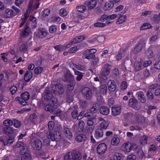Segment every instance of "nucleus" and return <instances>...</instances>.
Listing matches in <instances>:
<instances>
[{
    "instance_id": "obj_1",
    "label": "nucleus",
    "mask_w": 160,
    "mask_h": 160,
    "mask_svg": "<svg viewBox=\"0 0 160 160\" xmlns=\"http://www.w3.org/2000/svg\"><path fill=\"white\" fill-rule=\"evenodd\" d=\"M39 3L35 2L34 1H31L29 3L28 8L27 10V13H25L22 16L21 19L22 20H25L27 21L29 20V22L27 24H31L32 28H35L37 27V22L36 18L32 16H28L27 13L30 12L35 9H37L39 5Z\"/></svg>"
},
{
    "instance_id": "obj_2",
    "label": "nucleus",
    "mask_w": 160,
    "mask_h": 160,
    "mask_svg": "<svg viewBox=\"0 0 160 160\" xmlns=\"http://www.w3.org/2000/svg\"><path fill=\"white\" fill-rule=\"evenodd\" d=\"M138 147L134 143H131L128 142L124 143L121 147V150L124 152H129L132 150H137L138 154L140 156L143 155V151L140 148L138 149Z\"/></svg>"
},
{
    "instance_id": "obj_3",
    "label": "nucleus",
    "mask_w": 160,
    "mask_h": 160,
    "mask_svg": "<svg viewBox=\"0 0 160 160\" xmlns=\"http://www.w3.org/2000/svg\"><path fill=\"white\" fill-rule=\"evenodd\" d=\"M52 141H60L61 138V134L58 131L55 132L54 133H50L48 136V138L43 140V142L44 144L47 146L49 145L50 139Z\"/></svg>"
},
{
    "instance_id": "obj_4",
    "label": "nucleus",
    "mask_w": 160,
    "mask_h": 160,
    "mask_svg": "<svg viewBox=\"0 0 160 160\" xmlns=\"http://www.w3.org/2000/svg\"><path fill=\"white\" fill-rule=\"evenodd\" d=\"M97 51V50L95 49L86 50L84 52L83 57L88 59L94 58L95 57V53Z\"/></svg>"
},
{
    "instance_id": "obj_5",
    "label": "nucleus",
    "mask_w": 160,
    "mask_h": 160,
    "mask_svg": "<svg viewBox=\"0 0 160 160\" xmlns=\"http://www.w3.org/2000/svg\"><path fill=\"white\" fill-rule=\"evenodd\" d=\"M22 98H19V103L23 105H26V101L29 100L30 98V95L29 93L27 92L22 94L21 95Z\"/></svg>"
},
{
    "instance_id": "obj_6",
    "label": "nucleus",
    "mask_w": 160,
    "mask_h": 160,
    "mask_svg": "<svg viewBox=\"0 0 160 160\" xmlns=\"http://www.w3.org/2000/svg\"><path fill=\"white\" fill-rule=\"evenodd\" d=\"M15 148H20V153L23 154L26 153L28 151V148L26 145L22 142H18L14 146Z\"/></svg>"
},
{
    "instance_id": "obj_7",
    "label": "nucleus",
    "mask_w": 160,
    "mask_h": 160,
    "mask_svg": "<svg viewBox=\"0 0 160 160\" xmlns=\"http://www.w3.org/2000/svg\"><path fill=\"white\" fill-rule=\"evenodd\" d=\"M86 39V37L84 35H81L77 36L74 38L71 39L69 43L70 45V46L72 44L78 43H79L83 41Z\"/></svg>"
},
{
    "instance_id": "obj_8",
    "label": "nucleus",
    "mask_w": 160,
    "mask_h": 160,
    "mask_svg": "<svg viewBox=\"0 0 160 160\" xmlns=\"http://www.w3.org/2000/svg\"><path fill=\"white\" fill-rule=\"evenodd\" d=\"M107 146L104 143L100 144L97 147V152L98 154L102 155L104 154L107 151Z\"/></svg>"
},
{
    "instance_id": "obj_9",
    "label": "nucleus",
    "mask_w": 160,
    "mask_h": 160,
    "mask_svg": "<svg viewBox=\"0 0 160 160\" xmlns=\"http://www.w3.org/2000/svg\"><path fill=\"white\" fill-rule=\"evenodd\" d=\"M82 93L84 97H86L88 99H90L92 96V91L91 89L88 88L86 87L82 90Z\"/></svg>"
},
{
    "instance_id": "obj_10",
    "label": "nucleus",
    "mask_w": 160,
    "mask_h": 160,
    "mask_svg": "<svg viewBox=\"0 0 160 160\" xmlns=\"http://www.w3.org/2000/svg\"><path fill=\"white\" fill-rule=\"evenodd\" d=\"M47 31L44 28H41L37 30L34 33V35L37 37L43 38L47 35Z\"/></svg>"
},
{
    "instance_id": "obj_11",
    "label": "nucleus",
    "mask_w": 160,
    "mask_h": 160,
    "mask_svg": "<svg viewBox=\"0 0 160 160\" xmlns=\"http://www.w3.org/2000/svg\"><path fill=\"white\" fill-rule=\"evenodd\" d=\"M32 148L36 150H40L42 146V143L41 141L39 139H37L34 141L31 144Z\"/></svg>"
},
{
    "instance_id": "obj_12",
    "label": "nucleus",
    "mask_w": 160,
    "mask_h": 160,
    "mask_svg": "<svg viewBox=\"0 0 160 160\" xmlns=\"http://www.w3.org/2000/svg\"><path fill=\"white\" fill-rule=\"evenodd\" d=\"M98 119L100 122L99 125L100 128L104 129H107L109 125L108 122L101 117H99Z\"/></svg>"
},
{
    "instance_id": "obj_13",
    "label": "nucleus",
    "mask_w": 160,
    "mask_h": 160,
    "mask_svg": "<svg viewBox=\"0 0 160 160\" xmlns=\"http://www.w3.org/2000/svg\"><path fill=\"white\" fill-rule=\"evenodd\" d=\"M85 5L87 7L88 10H92L96 6L97 2L96 0H91L87 1L85 3Z\"/></svg>"
},
{
    "instance_id": "obj_14",
    "label": "nucleus",
    "mask_w": 160,
    "mask_h": 160,
    "mask_svg": "<svg viewBox=\"0 0 160 160\" xmlns=\"http://www.w3.org/2000/svg\"><path fill=\"white\" fill-rule=\"evenodd\" d=\"M64 91V89L62 85L61 84L56 85L53 90V92L56 94H62Z\"/></svg>"
},
{
    "instance_id": "obj_15",
    "label": "nucleus",
    "mask_w": 160,
    "mask_h": 160,
    "mask_svg": "<svg viewBox=\"0 0 160 160\" xmlns=\"http://www.w3.org/2000/svg\"><path fill=\"white\" fill-rule=\"evenodd\" d=\"M70 47V45L68 42H67L63 45H59L55 46L54 47V48L57 51H61L62 50H65L67 48Z\"/></svg>"
},
{
    "instance_id": "obj_16",
    "label": "nucleus",
    "mask_w": 160,
    "mask_h": 160,
    "mask_svg": "<svg viewBox=\"0 0 160 160\" xmlns=\"http://www.w3.org/2000/svg\"><path fill=\"white\" fill-rule=\"evenodd\" d=\"M114 5V2L112 1H108L105 3L103 8L105 11L109 10L112 8Z\"/></svg>"
},
{
    "instance_id": "obj_17",
    "label": "nucleus",
    "mask_w": 160,
    "mask_h": 160,
    "mask_svg": "<svg viewBox=\"0 0 160 160\" xmlns=\"http://www.w3.org/2000/svg\"><path fill=\"white\" fill-rule=\"evenodd\" d=\"M108 86L109 91L114 92L116 90L117 87L115 82L114 81L109 80L108 83Z\"/></svg>"
},
{
    "instance_id": "obj_18",
    "label": "nucleus",
    "mask_w": 160,
    "mask_h": 160,
    "mask_svg": "<svg viewBox=\"0 0 160 160\" xmlns=\"http://www.w3.org/2000/svg\"><path fill=\"white\" fill-rule=\"evenodd\" d=\"M52 94L48 88L46 89L44 92L43 98L46 101H48L52 98Z\"/></svg>"
},
{
    "instance_id": "obj_19",
    "label": "nucleus",
    "mask_w": 160,
    "mask_h": 160,
    "mask_svg": "<svg viewBox=\"0 0 160 160\" xmlns=\"http://www.w3.org/2000/svg\"><path fill=\"white\" fill-rule=\"evenodd\" d=\"M143 63V61L141 60L140 61H136L134 63V67L135 69L138 71L143 68L142 64Z\"/></svg>"
},
{
    "instance_id": "obj_20",
    "label": "nucleus",
    "mask_w": 160,
    "mask_h": 160,
    "mask_svg": "<svg viewBox=\"0 0 160 160\" xmlns=\"http://www.w3.org/2000/svg\"><path fill=\"white\" fill-rule=\"evenodd\" d=\"M4 133L7 134H10L13 133L14 135L15 136L17 133H15L16 130H13V129L10 127H5L3 129Z\"/></svg>"
},
{
    "instance_id": "obj_21",
    "label": "nucleus",
    "mask_w": 160,
    "mask_h": 160,
    "mask_svg": "<svg viewBox=\"0 0 160 160\" xmlns=\"http://www.w3.org/2000/svg\"><path fill=\"white\" fill-rule=\"evenodd\" d=\"M4 15L6 18H11L15 16V13L13 10L7 8L5 11Z\"/></svg>"
},
{
    "instance_id": "obj_22",
    "label": "nucleus",
    "mask_w": 160,
    "mask_h": 160,
    "mask_svg": "<svg viewBox=\"0 0 160 160\" xmlns=\"http://www.w3.org/2000/svg\"><path fill=\"white\" fill-rule=\"evenodd\" d=\"M64 135L68 139H71L72 138V134L69 128L67 127H64Z\"/></svg>"
},
{
    "instance_id": "obj_23",
    "label": "nucleus",
    "mask_w": 160,
    "mask_h": 160,
    "mask_svg": "<svg viewBox=\"0 0 160 160\" xmlns=\"http://www.w3.org/2000/svg\"><path fill=\"white\" fill-rule=\"evenodd\" d=\"M148 139V137L147 136H141L139 139V142L142 145L145 146L147 144Z\"/></svg>"
},
{
    "instance_id": "obj_24",
    "label": "nucleus",
    "mask_w": 160,
    "mask_h": 160,
    "mask_svg": "<svg viewBox=\"0 0 160 160\" xmlns=\"http://www.w3.org/2000/svg\"><path fill=\"white\" fill-rule=\"evenodd\" d=\"M109 112V109L108 107L105 106L101 107L100 109V113L104 115H108Z\"/></svg>"
},
{
    "instance_id": "obj_25",
    "label": "nucleus",
    "mask_w": 160,
    "mask_h": 160,
    "mask_svg": "<svg viewBox=\"0 0 160 160\" xmlns=\"http://www.w3.org/2000/svg\"><path fill=\"white\" fill-rule=\"evenodd\" d=\"M121 108L119 107H113L112 108V113L113 116L119 115L121 112Z\"/></svg>"
},
{
    "instance_id": "obj_26",
    "label": "nucleus",
    "mask_w": 160,
    "mask_h": 160,
    "mask_svg": "<svg viewBox=\"0 0 160 160\" xmlns=\"http://www.w3.org/2000/svg\"><path fill=\"white\" fill-rule=\"evenodd\" d=\"M107 87L106 84H101L99 87V92L103 95L105 94L107 92Z\"/></svg>"
},
{
    "instance_id": "obj_27",
    "label": "nucleus",
    "mask_w": 160,
    "mask_h": 160,
    "mask_svg": "<svg viewBox=\"0 0 160 160\" xmlns=\"http://www.w3.org/2000/svg\"><path fill=\"white\" fill-rule=\"evenodd\" d=\"M32 72L31 71H27L24 77V79L26 82H29L32 78Z\"/></svg>"
},
{
    "instance_id": "obj_28",
    "label": "nucleus",
    "mask_w": 160,
    "mask_h": 160,
    "mask_svg": "<svg viewBox=\"0 0 160 160\" xmlns=\"http://www.w3.org/2000/svg\"><path fill=\"white\" fill-rule=\"evenodd\" d=\"M30 33V28L28 27H26L25 30L21 34V36L24 38L27 37Z\"/></svg>"
},
{
    "instance_id": "obj_29",
    "label": "nucleus",
    "mask_w": 160,
    "mask_h": 160,
    "mask_svg": "<svg viewBox=\"0 0 160 160\" xmlns=\"http://www.w3.org/2000/svg\"><path fill=\"white\" fill-rule=\"evenodd\" d=\"M138 96V99L142 103H144L146 102V99L143 93L142 92H138L137 93Z\"/></svg>"
},
{
    "instance_id": "obj_30",
    "label": "nucleus",
    "mask_w": 160,
    "mask_h": 160,
    "mask_svg": "<svg viewBox=\"0 0 160 160\" xmlns=\"http://www.w3.org/2000/svg\"><path fill=\"white\" fill-rule=\"evenodd\" d=\"M127 16L126 15H120L118 17L116 23L117 24H119L124 23L127 19Z\"/></svg>"
},
{
    "instance_id": "obj_31",
    "label": "nucleus",
    "mask_w": 160,
    "mask_h": 160,
    "mask_svg": "<svg viewBox=\"0 0 160 160\" xmlns=\"http://www.w3.org/2000/svg\"><path fill=\"white\" fill-rule=\"evenodd\" d=\"M14 139L11 137H8V138L3 139L2 141L3 142V144L6 146L8 144H11L13 142Z\"/></svg>"
},
{
    "instance_id": "obj_32",
    "label": "nucleus",
    "mask_w": 160,
    "mask_h": 160,
    "mask_svg": "<svg viewBox=\"0 0 160 160\" xmlns=\"http://www.w3.org/2000/svg\"><path fill=\"white\" fill-rule=\"evenodd\" d=\"M123 158V154L118 152L115 153L113 157V160H122Z\"/></svg>"
},
{
    "instance_id": "obj_33",
    "label": "nucleus",
    "mask_w": 160,
    "mask_h": 160,
    "mask_svg": "<svg viewBox=\"0 0 160 160\" xmlns=\"http://www.w3.org/2000/svg\"><path fill=\"white\" fill-rule=\"evenodd\" d=\"M81 48V46L79 45H77L75 46L70 48L68 50V52L69 53H74L79 50Z\"/></svg>"
},
{
    "instance_id": "obj_34",
    "label": "nucleus",
    "mask_w": 160,
    "mask_h": 160,
    "mask_svg": "<svg viewBox=\"0 0 160 160\" xmlns=\"http://www.w3.org/2000/svg\"><path fill=\"white\" fill-rule=\"evenodd\" d=\"M110 65L107 64L105 65L103 70L102 72V74L104 75L107 76L108 75L110 72Z\"/></svg>"
},
{
    "instance_id": "obj_35",
    "label": "nucleus",
    "mask_w": 160,
    "mask_h": 160,
    "mask_svg": "<svg viewBox=\"0 0 160 160\" xmlns=\"http://www.w3.org/2000/svg\"><path fill=\"white\" fill-rule=\"evenodd\" d=\"M145 45V43L144 42L139 44L134 48V52L135 53H137L140 52L144 47Z\"/></svg>"
},
{
    "instance_id": "obj_36",
    "label": "nucleus",
    "mask_w": 160,
    "mask_h": 160,
    "mask_svg": "<svg viewBox=\"0 0 160 160\" xmlns=\"http://www.w3.org/2000/svg\"><path fill=\"white\" fill-rule=\"evenodd\" d=\"M72 160H80L82 155L79 152H77L75 153H72Z\"/></svg>"
},
{
    "instance_id": "obj_37",
    "label": "nucleus",
    "mask_w": 160,
    "mask_h": 160,
    "mask_svg": "<svg viewBox=\"0 0 160 160\" xmlns=\"http://www.w3.org/2000/svg\"><path fill=\"white\" fill-rule=\"evenodd\" d=\"M74 74L75 75H77L76 78V79L78 81H80L82 78L84 73L80 72L74 70Z\"/></svg>"
},
{
    "instance_id": "obj_38",
    "label": "nucleus",
    "mask_w": 160,
    "mask_h": 160,
    "mask_svg": "<svg viewBox=\"0 0 160 160\" xmlns=\"http://www.w3.org/2000/svg\"><path fill=\"white\" fill-rule=\"evenodd\" d=\"M86 138V136L83 134H80L77 136L76 138V140L79 142H81L84 140Z\"/></svg>"
},
{
    "instance_id": "obj_39",
    "label": "nucleus",
    "mask_w": 160,
    "mask_h": 160,
    "mask_svg": "<svg viewBox=\"0 0 160 160\" xmlns=\"http://www.w3.org/2000/svg\"><path fill=\"white\" fill-rule=\"evenodd\" d=\"M72 68L74 71L75 70V69H77L83 71L85 69V67L83 66H82L80 64H73V65Z\"/></svg>"
},
{
    "instance_id": "obj_40",
    "label": "nucleus",
    "mask_w": 160,
    "mask_h": 160,
    "mask_svg": "<svg viewBox=\"0 0 160 160\" xmlns=\"http://www.w3.org/2000/svg\"><path fill=\"white\" fill-rule=\"evenodd\" d=\"M76 9L78 12L81 13H83L86 11L87 8L85 6L80 5L77 7Z\"/></svg>"
},
{
    "instance_id": "obj_41",
    "label": "nucleus",
    "mask_w": 160,
    "mask_h": 160,
    "mask_svg": "<svg viewBox=\"0 0 160 160\" xmlns=\"http://www.w3.org/2000/svg\"><path fill=\"white\" fill-rule=\"evenodd\" d=\"M120 142L119 138L118 137H113L111 140V143L112 145L116 146L118 145Z\"/></svg>"
},
{
    "instance_id": "obj_42",
    "label": "nucleus",
    "mask_w": 160,
    "mask_h": 160,
    "mask_svg": "<svg viewBox=\"0 0 160 160\" xmlns=\"http://www.w3.org/2000/svg\"><path fill=\"white\" fill-rule=\"evenodd\" d=\"M103 134V131L102 129L100 128L97 129L95 132L96 136L98 138L102 137Z\"/></svg>"
},
{
    "instance_id": "obj_43",
    "label": "nucleus",
    "mask_w": 160,
    "mask_h": 160,
    "mask_svg": "<svg viewBox=\"0 0 160 160\" xmlns=\"http://www.w3.org/2000/svg\"><path fill=\"white\" fill-rule=\"evenodd\" d=\"M68 14V12L65 8H62L59 10V15L62 17H66Z\"/></svg>"
},
{
    "instance_id": "obj_44",
    "label": "nucleus",
    "mask_w": 160,
    "mask_h": 160,
    "mask_svg": "<svg viewBox=\"0 0 160 160\" xmlns=\"http://www.w3.org/2000/svg\"><path fill=\"white\" fill-rule=\"evenodd\" d=\"M3 123L5 126L8 127L11 126L13 124V122L12 120L8 119L5 120Z\"/></svg>"
},
{
    "instance_id": "obj_45",
    "label": "nucleus",
    "mask_w": 160,
    "mask_h": 160,
    "mask_svg": "<svg viewBox=\"0 0 160 160\" xmlns=\"http://www.w3.org/2000/svg\"><path fill=\"white\" fill-rule=\"evenodd\" d=\"M75 83L74 81H72L69 82L67 86L68 89L69 91L72 90L74 87Z\"/></svg>"
},
{
    "instance_id": "obj_46",
    "label": "nucleus",
    "mask_w": 160,
    "mask_h": 160,
    "mask_svg": "<svg viewBox=\"0 0 160 160\" xmlns=\"http://www.w3.org/2000/svg\"><path fill=\"white\" fill-rule=\"evenodd\" d=\"M146 96L148 99L149 101L152 100L153 99L154 97L152 92L150 91H148L147 92Z\"/></svg>"
},
{
    "instance_id": "obj_47",
    "label": "nucleus",
    "mask_w": 160,
    "mask_h": 160,
    "mask_svg": "<svg viewBox=\"0 0 160 160\" xmlns=\"http://www.w3.org/2000/svg\"><path fill=\"white\" fill-rule=\"evenodd\" d=\"M84 123L82 120H80L78 125V129L79 131H82L84 128Z\"/></svg>"
},
{
    "instance_id": "obj_48",
    "label": "nucleus",
    "mask_w": 160,
    "mask_h": 160,
    "mask_svg": "<svg viewBox=\"0 0 160 160\" xmlns=\"http://www.w3.org/2000/svg\"><path fill=\"white\" fill-rule=\"evenodd\" d=\"M56 108V107L52 108V106L50 105H46L45 107V110L46 111H49L51 112H52L55 111V109Z\"/></svg>"
},
{
    "instance_id": "obj_49",
    "label": "nucleus",
    "mask_w": 160,
    "mask_h": 160,
    "mask_svg": "<svg viewBox=\"0 0 160 160\" xmlns=\"http://www.w3.org/2000/svg\"><path fill=\"white\" fill-rule=\"evenodd\" d=\"M27 46L24 44H21L19 47V50L22 52H25L27 51Z\"/></svg>"
},
{
    "instance_id": "obj_50",
    "label": "nucleus",
    "mask_w": 160,
    "mask_h": 160,
    "mask_svg": "<svg viewBox=\"0 0 160 160\" xmlns=\"http://www.w3.org/2000/svg\"><path fill=\"white\" fill-rule=\"evenodd\" d=\"M95 120L96 117L95 116H93V117L89 119L87 121V125L89 126L92 125Z\"/></svg>"
},
{
    "instance_id": "obj_51",
    "label": "nucleus",
    "mask_w": 160,
    "mask_h": 160,
    "mask_svg": "<svg viewBox=\"0 0 160 160\" xmlns=\"http://www.w3.org/2000/svg\"><path fill=\"white\" fill-rule=\"evenodd\" d=\"M137 103V101L135 99H131L129 100V105L130 106L135 107Z\"/></svg>"
},
{
    "instance_id": "obj_52",
    "label": "nucleus",
    "mask_w": 160,
    "mask_h": 160,
    "mask_svg": "<svg viewBox=\"0 0 160 160\" xmlns=\"http://www.w3.org/2000/svg\"><path fill=\"white\" fill-rule=\"evenodd\" d=\"M57 27L55 25H52L49 27V31L52 34L55 33L57 31Z\"/></svg>"
},
{
    "instance_id": "obj_53",
    "label": "nucleus",
    "mask_w": 160,
    "mask_h": 160,
    "mask_svg": "<svg viewBox=\"0 0 160 160\" xmlns=\"http://www.w3.org/2000/svg\"><path fill=\"white\" fill-rule=\"evenodd\" d=\"M95 27L103 28L106 26V24L102 22H98L95 23L93 25Z\"/></svg>"
},
{
    "instance_id": "obj_54",
    "label": "nucleus",
    "mask_w": 160,
    "mask_h": 160,
    "mask_svg": "<svg viewBox=\"0 0 160 160\" xmlns=\"http://www.w3.org/2000/svg\"><path fill=\"white\" fill-rule=\"evenodd\" d=\"M25 153L23 154L24 155L22 157V160H31V158L30 155L28 153L25 154Z\"/></svg>"
},
{
    "instance_id": "obj_55",
    "label": "nucleus",
    "mask_w": 160,
    "mask_h": 160,
    "mask_svg": "<svg viewBox=\"0 0 160 160\" xmlns=\"http://www.w3.org/2000/svg\"><path fill=\"white\" fill-rule=\"evenodd\" d=\"M108 15H102L101 18L99 19V21L102 22H104L107 20H108Z\"/></svg>"
},
{
    "instance_id": "obj_56",
    "label": "nucleus",
    "mask_w": 160,
    "mask_h": 160,
    "mask_svg": "<svg viewBox=\"0 0 160 160\" xmlns=\"http://www.w3.org/2000/svg\"><path fill=\"white\" fill-rule=\"evenodd\" d=\"M64 160H72V153L69 152L68 153L64 156Z\"/></svg>"
},
{
    "instance_id": "obj_57",
    "label": "nucleus",
    "mask_w": 160,
    "mask_h": 160,
    "mask_svg": "<svg viewBox=\"0 0 160 160\" xmlns=\"http://www.w3.org/2000/svg\"><path fill=\"white\" fill-rule=\"evenodd\" d=\"M98 105L94 104L93 107L91 108L90 111L92 113H95L98 111Z\"/></svg>"
},
{
    "instance_id": "obj_58",
    "label": "nucleus",
    "mask_w": 160,
    "mask_h": 160,
    "mask_svg": "<svg viewBox=\"0 0 160 160\" xmlns=\"http://www.w3.org/2000/svg\"><path fill=\"white\" fill-rule=\"evenodd\" d=\"M151 27V25L150 24L148 23H145L143 24V26L141 27V30H145L148 29Z\"/></svg>"
},
{
    "instance_id": "obj_59",
    "label": "nucleus",
    "mask_w": 160,
    "mask_h": 160,
    "mask_svg": "<svg viewBox=\"0 0 160 160\" xmlns=\"http://www.w3.org/2000/svg\"><path fill=\"white\" fill-rule=\"evenodd\" d=\"M13 124L14 126L16 128H19L21 126V122L19 121L15 120L13 121Z\"/></svg>"
},
{
    "instance_id": "obj_60",
    "label": "nucleus",
    "mask_w": 160,
    "mask_h": 160,
    "mask_svg": "<svg viewBox=\"0 0 160 160\" xmlns=\"http://www.w3.org/2000/svg\"><path fill=\"white\" fill-rule=\"evenodd\" d=\"M42 71V68L40 67H38L34 69V72L36 74H39L41 73Z\"/></svg>"
},
{
    "instance_id": "obj_61",
    "label": "nucleus",
    "mask_w": 160,
    "mask_h": 160,
    "mask_svg": "<svg viewBox=\"0 0 160 160\" xmlns=\"http://www.w3.org/2000/svg\"><path fill=\"white\" fill-rule=\"evenodd\" d=\"M94 38L97 39V40L100 42L103 41L105 39V38L103 36H100L97 37L95 36Z\"/></svg>"
},
{
    "instance_id": "obj_62",
    "label": "nucleus",
    "mask_w": 160,
    "mask_h": 160,
    "mask_svg": "<svg viewBox=\"0 0 160 160\" xmlns=\"http://www.w3.org/2000/svg\"><path fill=\"white\" fill-rule=\"evenodd\" d=\"M10 90L11 93L12 94H13L17 91V87L15 86H13L10 88Z\"/></svg>"
},
{
    "instance_id": "obj_63",
    "label": "nucleus",
    "mask_w": 160,
    "mask_h": 160,
    "mask_svg": "<svg viewBox=\"0 0 160 160\" xmlns=\"http://www.w3.org/2000/svg\"><path fill=\"white\" fill-rule=\"evenodd\" d=\"M11 8L13 9L14 10L13 11L14 13H15V16L16 15L20 12V10L19 8L14 6H12L11 7Z\"/></svg>"
},
{
    "instance_id": "obj_64",
    "label": "nucleus",
    "mask_w": 160,
    "mask_h": 160,
    "mask_svg": "<svg viewBox=\"0 0 160 160\" xmlns=\"http://www.w3.org/2000/svg\"><path fill=\"white\" fill-rule=\"evenodd\" d=\"M136 158V157L135 155L131 154L128 155L126 160H135Z\"/></svg>"
}]
</instances>
